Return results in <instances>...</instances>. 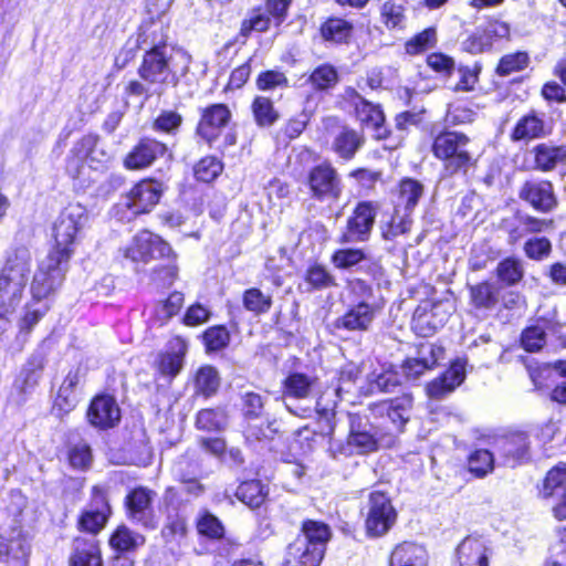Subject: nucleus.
<instances>
[{"label": "nucleus", "mask_w": 566, "mask_h": 566, "mask_svg": "<svg viewBox=\"0 0 566 566\" xmlns=\"http://www.w3.org/2000/svg\"><path fill=\"white\" fill-rule=\"evenodd\" d=\"M67 254L50 253L38 261L30 282L31 298L19 321L21 332L29 333L50 311L53 298L63 285L69 271Z\"/></svg>", "instance_id": "obj_1"}, {"label": "nucleus", "mask_w": 566, "mask_h": 566, "mask_svg": "<svg viewBox=\"0 0 566 566\" xmlns=\"http://www.w3.org/2000/svg\"><path fill=\"white\" fill-rule=\"evenodd\" d=\"M32 253L24 245L7 253L0 270V314H14L24 296L32 269Z\"/></svg>", "instance_id": "obj_2"}, {"label": "nucleus", "mask_w": 566, "mask_h": 566, "mask_svg": "<svg viewBox=\"0 0 566 566\" xmlns=\"http://www.w3.org/2000/svg\"><path fill=\"white\" fill-rule=\"evenodd\" d=\"M191 56L184 49L148 51L144 53L137 74L140 80L155 85L158 95L168 84L177 85L179 77L188 73Z\"/></svg>", "instance_id": "obj_3"}, {"label": "nucleus", "mask_w": 566, "mask_h": 566, "mask_svg": "<svg viewBox=\"0 0 566 566\" xmlns=\"http://www.w3.org/2000/svg\"><path fill=\"white\" fill-rule=\"evenodd\" d=\"M331 535L329 526L323 522H303L301 534L286 547L283 566H319Z\"/></svg>", "instance_id": "obj_4"}, {"label": "nucleus", "mask_w": 566, "mask_h": 566, "mask_svg": "<svg viewBox=\"0 0 566 566\" xmlns=\"http://www.w3.org/2000/svg\"><path fill=\"white\" fill-rule=\"evenodd\" d=\"M470 138L459 132L446 130L434 137L432 154L443 163L446 176H465L475 165L476 160L470 150Z\"/></svg>", "instance_id": "obj_5"}, {"label": "nucleus", "mask_w": 566, "mask_h": 566, "mask_svg": "<svg viewBox=\"0 0 566 566\" xmlns=\"http://www.w3.org/2000/svg\"><path fill=\"white\" fill-rule=\"evenodd\" d=\"M87 221L85 207L80 203L67 205L57 216L53 223L54 247L50 253L67 254L71 260L74 253V244L78 232Z\"/></svg>", "instance_id": "obj_6"}, {"label": "nucleus", "mask_w": 566, "mask_h": 566, "mask_svg": "<svg viewBox=\"0 0 566 566\" xmlns=\"http://www.w3.org/2000/svg\"><path fill=\"white\" fill-rule=\"evenodd\" d=\"M164 192L163 185L153 179L136 184L116 205V216L120 220H130L143 213L150 212L159 202Z\"/></svg>", "instance_id": "obj_7"}, {"label": "nucleus", "mask_w": 566, "mask_h": 566, "mask_svg": "<svg viewBox=\"0 0 566 566\" xmlns=\"http://www.w3.org/2000/svg\"><path fill=\"white\" fill-rule=\"evenodd\" d=\"M306 185L312 198L322 202L338 200L344 190L340 175L327 161L317 164L308 170Z\"/></svg>", "instance_id": "obj_8"}, {"label": "nucleus", "mask_w": 566, "mask_h": 566, "mask_svg": "<svg viewBox=\"0 0 566 566\" xmlns=\"http://www.w3.org/2000/svg\"><path fill=\"white\" fill-rule=\"evenodd\" d=\"M156 495L155 491L146 486L130 490L124 501L127 518L144 530H156L159 525V516L154 507Z\"/></svg>", "instance_id": "obj_9"}, {"label": "nucleus", "mask_w": 566, "mask_h": 566, "mask_svg": "<svg viewBox=\"0 0 566 566\" xmlns=\"http://www.w3.org/2000/svg\"><path fill=\"white\" fill-rule=\"evenodd\" d=\"M397 512L386 493L374 491L369 493L365 526L367 534L373 537L385 535L396 523Z\"/></svg>", "instance_id": "obj_10"}, {"label": "nucleus", "mask_w": 566, "mask_h": 566, "mask_svg": "<svg viewBox=\"0 0 566 566\" xmlns=\"http://www.w3.org/2000/svg\"><path fill=\"white\" fill-rule=\"evenodd\" d=\"M134 39L144 52L180 49L168 42L169 20L166 14H148L140 23Z\"/></svg>", "instance_id": "obj_11"}, {"label": "nucleus", "mask_w": 566, "mask_h": 566, "mask_svg": "<svg viewBox=\"0 0 566 566\" xmlns=\"http://www.w3.org/2000/svg\"><path fill=\"white\" fill-rule=\"evenodd\" d=\"M378 203L360 201L355 207L353 214L347 219L346 228L340 235V243H357L369 240L375 219L378 212Z\"/></svg>", "instance_id": "obj_12"}, {"label": "nucleus", "mask_w": 566, "mask_h": 566, "mask_svg": "<svg viewBox=\"0 0 566 566\" xmlns=\"http://www.w3.org/2000/svg\"><path fill=\"white\" fill-rule=\"evenodd\" d=\"M171 253L170 245L160 237L149 231H142L133 238L124 255L133 262L148 263L153 259L169 258Z\"/></svg>", "instance_id": "obj_13"}, {"label": "nucleus", "mask_w": 566, "mask_h": 566, "mask_svg": "<svg viewBox=\"0 0 566 566\" xmlns=\"http://www.w3.org/2000/svg\"><path fill=\"white\" fill-rule=\"evenodd\" d=\"M97 151V136L86 135L74 144L71 154L66 159V172L73 179H77L83 184L91 180L92 177L87 174V160L95 158Z\"/></svg>", "instance_id": "obj_14"}, {"label": "nucleus", "mask_w": 566, "mask_h": 566, "mask_svg": "<svg viewBox=\"0 0 566 566\" xmlns=\"http://www.w3.org/2000/svg\"><path fill=\"white\" fill-rule=\"evenodd\" d=\"M315 382V377L303 373H293L285 378L283 382V401L291 413L300 418H310L312 416L313 410L310 407H294L291 400L306 399L311 395Z\"/></svg>", "instance_id": "obj_15"}, {"label": "nucleus", "mask_w": 566, "mask_h": 566, "mask_svg": "<svg viewBox=\"0 0 566 566\" xmlns=\"http://www.w3.org/2000/svg\"><path fill=\"white\" fill-rule=\"evenodd\" d=\"M111 514V506L104 490L94 486L92 501L78 518V528L90 534H97L106 524Z\"/></svg>", "instance_id": "obj_16"}, {"label": "nucleus", "mask_w": 566, "mask_h": 566, "mask_svg": "<svg viewBox=\"0 0 566 566\" xmlns=\"http://www.w3.org/2000/svg\"><path fill=\"white\" fill-rule=\"evenodd\" d=\"M349 434L347 443L357 453H369L377 450V431L367 417L349 413Z\"/></svg>", "instance_id": "obj_17"}, {"label": "nucleus", "mask_w": 566, "mask_h": 566, "mask_svg": "<svg viewBox=\"0 0 566 566\" xmlns=\"http://www.w3.org/2000/svg\"><path fill=\"white\" fill-rule=\"evenodd\" d=\"M412 398L410 395H402L389 400H382L369 405V410L375 418H387L397 431H402L409 421Z\"/></svg>", "instance_id": "obj_18"}, {"label": "nucleus", "mask_w": 566, "mask_h": 566, "mask_svg": "<svg viewBox=\"0 0 566 566\" xmlns=\"http://www.w3.org/2000/svg\"><path fill=\"white\" fill-rule=\"evenodd\" d=\"M518 196L534 209L549 212L557 206L554 187L551 181L544 179H528L520 188Z\"/></svg>", "instance_id": "obj_19"}, {"label": "nucleus", "mask_w": 566, "mask_h": 566, "mask_svg": "<svg viewBox=\"0 0 566 566\" xmlns=\"http://www.w3.org/2000/svg\"><path fill=\"white\" fill-rule=\"evenodd\" d=\"M379 311V304H367L363 301L349 303L344 315L335 321V327L350 332H366L371 326Z\"/></svg>", "instance_id": "obj_20"}, {"label": "nucleus", "mask_w": 566, "mask_h": 566, "mask_svg": "<svg viewBox=\"0 0 566 566\" xmlns=\"http://www.w3.org/2000/svg\"><path fill=\"white\" fill-rule=\"evenodd\" d=\"M231 119V112L224 104H213L202 109L197 134L211 144L222 133Z\"/></svg>", "instance_id": "obj_21"}, {"label": "nucleus", "mask_w": 566, "mask_h": 566, "mask_svg": "<svg viewBox=\"0 0 566 566\" xmlns=\"http://www.w3.org/2000/svg\"><path fill=\"white\" fill-rule=\"evenodd\" d=\"M539 493L544 499L559 501L553 509L554 515L559 521L566 520V464H559L547 472Z\"/></svg>", "instance_id": "obj_22"}, {"label": "nucleus", "mask_w": 566, "mask_h": 566, "mask_svg": "<svg viewBox=\"0 0 566 566\" xmlns=\"http://www.w3.org/2000/svg\"><path fill=\"white\" fill-rule=\"evenodd\" d=\"M491 548L481 536H467L455 549L458 566H489Z\"/></svg>", "instance_id": "obj_23"}, {"label": "nucleus", "mask_w": 566, "mask_h": 566, "mask_svg": "<svg viewBox=\"0 0 566 566\" xmlns=\"http://www.w3.org/2000/svg\"><path fill=\"white\" fill-rule=\"evenodd\" d=\"M443 355V349L432 343H421L417 356L403 361L401 369L403 375L410 379H418L426 370L433 368Z\"/></svg>", "instance_id": "obj_24"}, {"label": "nucleus", "mask_w": 566, "mask_h": 566, "mask_svg": "<svg viewBox=\"0 0 566 566\" xmlns=\"http://www.w3.org/2000/svg\"><path fill=\"white\" fill-rule=\"evenodd\" d=\"M86 416L92 426L108 429L119 421L120 410L113 397L103 395L92 400Z\"/></svg>", "instance_id": "obj_25"}, {"label": "nucleus", "mask_w": 566, "mask_h": 566, "mask_svg": "<svg viewBox=\"0 0 566 566\" xmlns=\"http://www.w3.org/2000/svg\"><path fill=\"white\" fill-rule=\"evenodd\" d=\"M528 437L524 432H514L496 441V452L506 467H515L528 454Z\"/></svg>", "instance_id": "obj_26"}, {"label": "nucleus", "mask_w": 566, "mask_h": 566, "mask_svg": "<svg viewBox=\"0 0 566 566\" xmlns=\"http://www.w3.org/2000/svg\"><path fill=\"white\" fill-rule=\"evenodd\" d=\"M188 349L187 342L177 336L168 342L167 350L158 355L156 366L158 373L168 378H175L184 366V358Z\"/></svg>", "instance_id": "obj_27"}, {"label": "nucleus", "mask_w": 566, "mask_h": 566, "mask_svg": "<svg viewBox=\"0 0 566 566\" xmlns=\"http://www.w3.org/2000/svg\"><path fill=\"white\" fill-rule=\"evenodd\" d=\"M166 150L167 147L165 144L156 139L143 138L126 156L124 165L127 169L146 168L159 156H163Z\"/></svg>", "instance_id": "obj_28"}, {"label": "nucleus", "mask_w": 566, "mask_h": 566, "mask_svg": "<svg viewBox=\"0 0 566 566\" xmlns=\"http://www.w3.org/2000/svg\"><path fill=\"white\" fill-rule=\"evenodd\" d=\"M465 378V367L462 361L453 363L440 377L427 385V394L432 399H442L460 386Z\"/></svg>", "instance_id": "obj_29"}, {"label": "nucleus", "mask_w": 566, "mask_h": 566, "mask_svg": "<svg viewBox=\"0 0 566 566\" xmlns=\"http://www.w3.org/2000/svg\"><path fill=\"white\" fill-rule=\"evenodd\" d=\"M44 365L45 357L40 350L33 353L27 360L14 382L15 389L23 396L22 400L38 386L42 377Z\"/></svg>", "instance_id": "obj_30"}, {"label": "nucleus", "mask_w": 566, "mask_h": 566, "mask_svg": "<svg viewBox=\"0 0 566 566\" xmlns=\"http://www.w3.org/2000/svg\"><path fill=\"white\" fill-rule=\"evenodd\" d=\"M423 193L422 182L409 177L402 178L394 192V207L412 213Z\"/></svg>", "instance_id": "obj_31"}, {"label": "nucleus", "mask_w": 566, "mask_h": 566, "mask_svg": "<svg viewBox=\"0 0 566 566\" xmlns=\"http://www.w3.org/2000/svg\"><path fill=\"white\" fill-rule=\"evenodd\" d=\"M470 304L480 313L486 314L493 311L500 300V286L495 283L483 281L469 286Z\"/></svg>", "instance_id": "obj_32"}, {"label": "nucleus", "mask_w": 566, "mask_h": 566, "mask_svg": "<svg viewBox=\"0 0 566 566\" xmlns=\"http://www.w3.org/2000/svg\"><path fill=\"white\" fill-rule=\"evenodd\" d=\"M428 553L422 545L402 542L391 552L389 566H427Z\"/></svg>", "instance_id": "obj_33"}, {"label": "nucleus", "mask_w": 566, "mask_h": 566, "mask_svg": "<svg viewBox=\"0 0 566 566\" xmlns=\"http://www.w3.org/2000/svg\"><path fill=\"white\" fill-rule=\"evenodd\" d=\"M532 154L535 169L544 172L552 171L558 165L566 163V146L542 143L532 149Z\"/></svg>", "instance_id": "obj_34"}, {"label": "nucleus", "mask_w": 566, "mask_h": 566, "mask_svg": "<svg viewBox=\"0 0 566 566\" xmlns=\"http://www.w3.org/2000/svg\"><path fill=\"white\" fill-rule=\"evenodd\" d=\"M71 566H103L98 542L94 538L77 537L73 544Z\"/></svg>", "instance_id": "obj_35"}, {"label": "nucleus", "mask_w": 566, "mask_h": 566, "mask_svg": "<svg viewBox=\"0 0 566 566\" xmlns=\"http://www.w3.org/2000/svg\"><path fill=\"white\" fill-rule=\"evenodd\" d=\"M547 130L543 117L531 113L518 119L512 132V139L525 140L541 138L545 136Z\"/></svg>", "instance_id": "obj_36"}, {"label": "nucleus", "mask_w": 566, "mask_h": 566, "mask_svg": "<svg viewBox=\"0 0 566 566\" xmlns=\"http://www.w3.org/2000/svg\"><path fill=\"white\" fill-rule=\"evenodd\" d=\"M364 137L354 129L344 127L334 138L333 150L343 159H352L363 146Z\"/></svg>", "instance_id": "obj_37"}, {"label": "nucleus", "mask_w": 566, "mask_h": 566, "mask_svg": "<svg viewBox=\"0 0 566 566\" xmlns=\"http://www.w3.org/2000/svg\"><path fill=\"white\" fill-rule=\"evenodd\" d=\"M449 312H443L442 315L434 319L429 315L427 306L420 305L416 308L412 324L417 333L423 337L434 334L448 321Z\"/></svg>", "instance_id": "obj_38"}, {"label": "nucleus", "mask_w": 566, "mask_h": 566, "mask_svg": "<svg viewBox=\"0 0 566 566\" xmlns=\"http://www.w3.org/2000/svg\"><path fill=\"white\" fill-rule=\"evenodd\" d=\"M80 382L78 371H70L64 378L55 400V407L62 412L71 411L77 403L75 388Z\"/></svg>", "instance_id": "obj_39"}, {"label": "nucleus", "mask_w": 566, "mask_h": 566, "mask_svg": "<svg viewBox=\"0 0 566 566\" xmlns=\"http://www.w3.org/2000/svg\"><path fill=\"white\" fill-rule=\"evenodd\" d=\"M145 544V537L126 525H119L109 538V545L117 552L134 551Z\"/></svg>", "instance_id": "obj_40"}, {"label": "nucleus", "mask_w": 566, "mask_h": 566, "mask_svg": "<svg viewBox=\"0 0 566 566\" xmlns=\"http://www.w3.org/2000/svg\"><path fill=\"white\" fill-rule=\"evenodd\" d=\"M410 212L394 207L390 220L381 226V234L385 240H395L397 237L406 234L412 226Z\"/></svg>", "instance_id": "obj_41"}, {"label": "nucleus", "mask_w": 566, "mask_h": 566, "mask_svg": "<svg viewBox=\"0 0 566 566\" xmlns=\"http://www.w3.org/2000/svg\"><path fill=\"white\" fill-rule=\"evenodd\" d=\"M495 273L504 286H515L524 277L523 262L516 258H506L499 262Z\"/></svg>", "instance_id": "obj_42"}, {"label": "nucleus", "mask_w": 566, "mask_h": 566, "mask_svg": "<svg viewBox=\"0 0 566 566\" xmlns=\"http://www.w3.org/2000/svg\"><path fill=\"white\" fill-rule=\"evenodd\" d=\"M438 43L437 29L433 27L427 28L421 32L415 34L405 43V52L408 55H419L428 50L433 49Z\"/></svg>", "instance_id": "obj_43"}, {"label": "nucleus", "mask_w": 566, "mask_h": 566, "mask_svg": "<svg viewBox=\"0 0 566 566\" xmlns=\"http://www.w3.org/2000/svg\"><path fill=\"white\" fill-rule=\"evenodd\" d=\"M358 101L356 102V115L360 123L369 128L378 130L381 128L382 123L385 120V116L379 105H375L363 98L361 96H357Z\"/></svg>", "instance_id": "obj_44"}, {"label": "nucleus", "mask_w": 566, "mask_h": 566, "mask_svg": "<svg viewBox=\"0 0 566 566\" xmlns=\"http://www.w3.org/2000/svg\"><path fill=\"white\" fill-rule=\"evenodd\" d=\"M235 496L245 505L255 509L260 507L264 502L266 492L264 486L258 480H250L241 483L237 491Z\"/></svg>", "instance_id": "obj_45"}, {"label": "nucleus", "mask_w": 566, "mask_h": 566, "mask_svg": "<svg viewBox=\"0 0 566 566\" xmlns=\"http://www.w3.org/2000/svg\"><path fill=\"white\" fill-rule=\"evenodd\" d=\"M228 416L222 408H208L198 412L196 426L199 430L220 431L227 427Z\"/></svg>", "instance_id": "obj_46"}, {"label": "nucleus", "mask_w": 566, "mask_h": 566, "mask_svg": "<svg viewBox=\"0 0 566 566\" xmlns=\"http://www.w3.org/2000/svg\"><path fill=\"white\" fill-rule=\"evenodd\" d=\"M353 25L339 18L328 19L321 28L322 36L334 43H345L349 40Z\"/></svg>", "instance_id": "obj_47"}, {"label": "nucleus", "mask_w": 566, "mask_h": 566, "mask_svg": "<svg viewBox=\"0 0 566 566\" xmlns=\"http://www.w3.org/2000/svg\"><path fill=\"white\" fill-rule=\"evenodd\" d=\"M360 374L361 369L357 364L348 361L343 365L338 370L335 395L339 399H344L345 395L350 394L355 389L356 381Z\"/></svg>", "instance_id": "obj_48"}, {"label": "nucleus", "mask_w": 566, "mask_h": 566, "mask_svg": "<svg viewBox=\"0 0 566 566\" xmlns=\"http://www.w3.org/2000/svg\"><path fill=\"white\" fill-rule=\"evenodd\" d=\"M368 381V392H390L398 385L399 379L397 374L391 370H385L381 368L379 371L374 370L367 376Z\"/></svg>", "instance_id": "obj_49"}, {"label": "nucleus", "mask_w": 566, "mask_h": 566, "mask_svg": "<svg viewBox=\"0 0 566 566\" xmlns=\"http://www.w3.org/2000/svg\"><path fill=\"white\" fill-rule=\"evenodd\" d=\"M196 392L210 397L217 392L220 386V378L217 369L211 366L201 367L196 375Z\"/></svg>", "instance_id": "obj_50"}, {"label": "nucleus", "mask_w": 566, "mask_h": 566, "mask_svg": "<svg viewBox=\"0 0 566 566\" xmlns=\"http://www.w3.org/2000/svg\"><path fill=\"white\" fill-rule=\"evenodd\" d=\"M252 112L256 124L261 127L271 126L279 119V113L274 109L272 101L264 96L254 98Z\"/></svg>", "instance_id": "obj_51"}, {"label": "nucleus", "mask_w": 566, "mask_h": 566, "mask_svg": "<svg viewBox=\"0 0 566 566\" xmlns=\"http://www.w3.org/2000/svg\"><path fill=\"white\" fill-rule=\"evenodd\" d=\"M242 301L244 308L256 315L268 313L272 306V296L256 287L247 290Z\"/></svg>", "instance_id": "obj_52"}, {"label": "nucleus", "mask_w": 566, "mask_h": 566, "mask_svg": "<svg viewBox=\"0 0 566 566\" xmlns=\"http://www.w3.org/2000/svg\"><path fill=\"white\" fill-rule=\"evenodd\" d=\"M468 468L478 478L489 474L494 468V455L485 449L472 452L468 459Z\"/></svg>", "instance_id": "obj_53"}, {"label": "nucleus", "mask_w": 566, "mask_h": 566, "mask_svg": "<svg viewBox=\"0 0 566 566\" xmlns=\"http://www.w3.org/2000/svg\"><path fill=\"white\" fill-rule=\"evenodd\" d=\"M331 260L336 269L349 270L367 261V256L361 249H338L333 253Z\"/></svg>", "instance_id": "obj_54"}, {"label": "nucleus", "mask_w": 566, "mask_h": 566, "mask_svg": "<svg viewBox=\"0 0 566 566\" xmlns=\"http://www.w3.org/2000/svg\"><path fill=\"white\" fill-rule=\"evenodd\" d=\"M346 290L350 303H359L360 301L367 304H378L375 301L374 290L370 284L361 279L355 277L347 281Z\"/></svg>", "instance_id": "obj_55"}, {"label": "nucleus", "mask_w": 566, "mask_h": 566, "mask_svg": "<svg viewBox=\"0 0 566 566\" xmlns=\"http://www.w3.org/2000/svg\"><path fill=\"white\" fill-rule=\"evenodd\" d=\"M530 57L526 52H515L501 57L496 67L500 76H507L514 72L523 71L527 67Z\"/></svg>", "instance_id": "obj_56"}, {"label": "nucleus", "mask_w": 566, "mask_h": 566, "mask_svg": "<svg viewBox=\"0 0 566 566\" xmlns=\"http://www.w3.org/2000/svg\"><path fill=\"white\" fill-rule=\"evenodd\" d=\"M305 281L315 290H324L336 286L335 277L329 271L321 264L308 266L305 273Z\"/></svg>", "instance_id": "obj_57"}, {"label": "nucleus", "mask_w": 566, "mask_h": 566, "mask_svg": "<svg viewBox=\"0 0 566 566\" xmlns=\"http://www.w3.org/2000/svg\"><path fill=\"white\" fill-rule=\"evenodd\" d=\"M310 82L316 90H328L337 84L338 74L334 66L323 64L312 72Z\"/></svg>", "instance_id": "obj_58"}, {"label": "nucleus", "mask_w": 566, "mask_h": 566, "mask_svg": "<svg viewBox=\"0 0 566 566\" xmlns=\"http://www.w3.org/2000/svg\"><path fill=\"white\" fill-rule=\"evenodd\" d=\"M546 342L545 328L538 324L525 328L521 336V345L527 352L539 350Z\"/></svg>", "instance_id": "obj_59"}, {"label": "nucleus", "mask_w": 566, "mask_h": 566, "mask_svg": "<svg viewBox=\"0 0 566 566\" xmlns=\"http://www.w3.org/2000/svg\"><path fill=\"white\" fill-rule=\"evenodd\" d=\"M182 124V116L176 111H163L153 124L156 132L174 135Z\"/></svg>", "instance_id": "obj_60"}, {"label": "nucleus", "mask_w": 566, "mask_h": 566, "mask_svg": "<svg viewBox=\"0 0 566 566\" xmlns=\"http://www.w3.org/2000/svg\"><path fill=\"white\" fill-rule=\"evenodd\" d=\"M203 340L207 350L217 352L228 346L230 342V335L224 326H214L208 328L205 332Z\"/></svg>", "instance_id": "obj_61"}, {"label": "nucleus", "mask_w": 566, "mask_h": 566, "mask_svg": "<svg viewBox=\"0 0 566 566\" xmlns=\"http://www.w3.org/2000/svg\"><path fill=\"white\" fill-rule=\"evenodd\" d=\"M405 9L402 6L386 1L380 10L381 21L388 29L400 28L405 20Z\"/></svg>", "instance_id": "obj_62"}, {"label": "nucleus", "mask_w": 566, "mask_h": 566, "mask_svg": "<svg viewBox=\"0 0 566 566\" xmlns=\"http://www.w3.org/2000/svg\"><path fill=\"white\" fill-rule=\"evenodd\" d=\"M222 170L221 163L214 157L202 158L195 167V176L203 182L212 181Z\"/></svg>", "instance_id": "obj_63"}, {"label": "nucleus", "mask_w": 566, "mask_h": 566, "mask_svg": "<svg viewBox=\"0 0 566 566\" xmlns=\"http://www.w3.org/2000/svg\"><path fill=\"white\" fill-rule=\"evenodd\" d=\"M552 251L551 241L546 238H533L525 242L524 252L527 258L541 261L549 255Z\"/></svg>", "instance_id": "obj_64"}]
</instances>
